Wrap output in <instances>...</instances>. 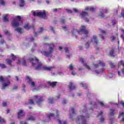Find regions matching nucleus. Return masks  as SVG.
<instances>
[{"mask_svg":"<svg viewBox=\"0 0 124 124\" xmlns=\"http://www.w3.org/2000/svg\"><path fill=\"white\" fill-rule=\"evenodd\" d=\"M30 62L31 63L32 66L34 67L35 70H46V71H51L52 69L55 68L54 66L47 67L43 66L42 63L39 62V60L37 58L34 57V58H30L28 59Z\"/></svg>","mask_w":124,"mask_h":124,"instance_id":"nucleus-1","label":"nucleus"},{"mask_svg":"<svg viewBox=\"0 0 124 124\" xmlns=\"http://www.w3.org/2000/svg\"><path fill=\"white\" fill-rule=\"evenodd\" d=\"M77 32L80 35H82V34L84 33L85 35L88 36V34H89V30L87 29L85 26H81L79 31H78L77 29H73L72 31V34L73 36H75L76 38H77V36L76 35Z\"/></svg>","mask_w":124,"mask_h":124,"instance_id":"nucleus-2","label":"nucleus"},{"mask_svg":"<svg viewBox=\"0 0 124 124\" xmlns=\"http://www.w3.org/2000/svg\"><path fill=\"white\" fill-rule=\"evenodd\" d=\"M33 15L35 17H41L43 19H46L47 18V14L45 10L43 12H39L38 10L35 11L33 12Z\"/></svg>","mask_w":124,"mask_h":124,"instance_id":"nucleus-3","label":"nucleus"},{"mask_svg":"<svg viewBox=\"0 0 124 124\" xmlns=\"http://www.w3.org/2000/svg\"><path fill=\"white\" fill-rule=\"evenodd\" d=\"M15 19L12 21V26L13 28H18L20 26V22H21L22 17L20 16H16Z\"/></svg>","mask_w":124,"mask_h":124,"instance_id":"nucleus-4","label":"nucleus"},{"mask_svg":"<svg viewBox=\"0 0 124 124\" xmlns=\"http://www.w3.org/2000/svg\"><path fill=\"white\" fill-rule=\"evenodd\" d=\"M49 47V51H44L43 52V55H44L46 57H49V56H51L52 55V53L54 52V48H55V45L54 44H48Z\"/></svg>","mask_w":124,"mask_h":124,"instance_id":"nucleus-5","label":"nucleus"},{"mask_svg":"<svg viewBox=\"0 0 124 124\" xmlns=\"http://www.w3.org/2000/svg\"><path fill=\"white\" fill-rule=\"evenodd\" d=\"M80 16L81 18H83V19H84V20H85L87 23H89V19L86 17L89 16V14L87 12H84V11L82 12L80 14Z\"/></svg>","mask_w":124,"mask_h":124,"instance_id":"nucleus-6","label":"nucleus"},{"mask_svg":"<svg viewBox=\"0 0 124 124\" xmlns=\"http://www.w3.org/2000/svg\"><path fill=\"white\" fill-rule=\"evenodd\" d=\"M26 78L28 80L27 83H28L29 85H30L32 87H35V83L34 81H32V80L30 77L27 76L26 77Z\"/></svg>","mask_w":124,"mask_h":124,"instance_id":"nucleus-7","label":"nucleus"},{"mask_svg":"<svg viewBox=\"0 0 124 124\" xmlns=\"http://www.w3.org/2000/svg\"><path fill=\"white\" fill-rule=\"evenodd\" d=\"M91 42H93V43H94L96 44V45H98L99 44V42H98V39L95 35H93V39H91Z\"/></svg>","mask_w":124,"mask_h":124,"instance_id":"nucleus-8","label":"nucleus"},{"mask_svg":"<svg viewBox=\"0 0 124 124\" xmlns=\"http://www.w3.org/2000/svg\"><path fill=\"white\" fill-rule=\"evenodd\" d=\"M98 62V64H94L93 63V65L94 66V67H95L96 68L98 67V66H99V65L100 66H105V63H104V62L101 61L100 60L97 61Z\"/></svg>","mask_w":124,"mask_h":124,"instance_id":"nucleus-9","label":"nucleus"},{"mask_svg":"<svg viewBox=\"0 0 124 124\" xmlns=\"http://www.w3.org/2000/svg\"><path fill=\"white\" fill-rule=\"evenodd\" d=\"M79 61L81 62L83 64L84 66H85L87 69H88V70H91V67L89 66L87 63H84L85 61H84V59L82 58H79Z\"/></svg>","mask_w":124,"mask_h":124,"instance_id":"nucleus-10","label":"nucleus"},{"mask_svg":"<svg viewBox=\"0 0 124 124\" xmlns=\"http://www.w3.org/2000/svg\"><path fill=\"white\" fill-rule=\"evenodd\" d=\"M25 112L22 109L19 110V111L17 113V118L18 119H20V118H22V117H24Z\"/></svg>","mask_w":124,"mask_h":124,"instance_id":"nucleus-11","label":"nucleus"},{"mask_svg":"<svg viewBox=\"0 0 124 124\" xmlns=\"http://www.w3.org/2000/svg\"><path fill=\"white\" fill-rule=\"evenodd\" d=\"M47 84L48 85L50 86V87H51L52 88H54L57 86V84H58V82L57 81H53V82H50L48 81Z\"/></svg>","mask_w":124,"mask_h":124,"instance_id":"nucleus-12","label":"nucleus"},{"mask_svg":"<svg viewBox=\"0 0 124 124\" xmlns=\"http://www.w3.org/2000/svg\"><path fill=\"white\" fill-rule=\"evenodd\" d=\"M26 30H30V29H32L33 31H34V26L33 25L29 26V23H26L24 27Z\"/></svg>","mask_w":124,"mask_h":124,"instance_id":"nucleus-13","label":"nucleus"},{"mask_svg":"<svg viewBox=\"0 0 124 124\" xmlns=\"http://www.w3.org/2000/svg\"><path fill=\"white\" fill-rule=\"evenodd\" d=\"M9 85H10V81H9V80H7L6 82H3L2 84V90L5 89V88H6V87H7L8 86H9Z\"/></svg>","mask_w":124,"mask_h":124,"instance_id":"nucleus-14","label":"nucleus"},{"mask_svg":"<svg viewBox=\"0 0 124 124\" xmlns=\"http://www.w3.org/2000/svg\"><path fill=\"white\" fill-rule=\"evenodd\" d=\"M109 55L111 57H113V58H115V48H112L109 52Z\"/></svg>","mask_w":124,"mask_h":124,"instance_id":"nucleus-15","label":"nucleus"},{"mask_svg":"<svg viewBox=\"0 0 124 124\" xmlns=\"http://www.w3.org/2000/svg\"><path fill=\"white\" fill-rule=\"evenodd\" d=\"M68 88L70 90H75V89H76V87L73 85V83L72 82H70Z\"/></svg>","mask_w":124,"mask_h":124,"instance_id":"nucleus-16","label":"nucleus"},{"mask_svg":"<svg viewBox=\"0 0 124 124\" xmlns=\"http://www.w3.org/2000/svg\"><path fill=\"white\" fill-rule=\"evenodd\" d=\"M44 101V99H43V97H40L38 98V100L36 101L37 104H38V105H40L42 102Z\"/></svg>","mask_w":124,"mask_h":124,"instance_id":"nucleus-17","label":"nucleus"},{"mask_svg":"<svg viewBox=\"0 0 124 124\" xmlns=\"http://www.w3.org/2000/svg\"><path fill=\"white\" fill-rule=\"evenodd\" d=\"M29 115H27V120L28 121H32V122L35 121V117L32 115H31L30 117H29Z\"/></svg>","mask_w":124,"mask_h":124,"instance_id":"nucleus-18","label":"nucleus"},{"mask_svg":"<svg viewBox=\"0 0 124 124\" xmlns=\"http://www.w3.org/2000/svg\"><path fill=\"white\" fill-rule=\"evenodd\" d=\"M26 3H25V0H19V6L20 7H24Z\"/></svg>","mask_w":124,"mask_h":124,"instance_id":"nucleus-19","label":"nucleus"},{"mask_svg":"<svg viewBox=\"0 0 124 124\" xmlns=\"http://www.w3.org/2000/svg\"><path fill=\"white\" fill-rule=\"evenodd\" d=\"M85 10L86 11H88V10H90V11H95V8L93 7H87L85 8Z\"/></svg>","mask_w":124,"mask_h":124,"instance_id":"nucleus-20","label":"nucleus"},{"mask_svg":"<svg viewBox=\"0 0 124 124\" xmlns=\"http://www.w3.org/2000/svg\"><path fill=\"white\" fill-rule=\"evenodd\" d=\"M6 62H7V63L9 64V65L12 66V60H11V59H6Z\"/></svg>","mask_w":124,"mask_h":124,"instance_id":"nucleus-21","label":"nucleus"},{"mask_svg":"<svg viewBox=\"0 0 124 124\" xmlns=\"http://www.w3.org/2000/svg\"><path fill=\"white\" fill-rule=\"evenodd\" d=\"M3 22H9L8 20V16L7 15H5L3 17Z\"/></svg>","mask_w":124,"mask_h":124,"instance_id":"nucleus-22","label":"nucleus"},{"mask_svg":"<svg viewBox=\"0 0 124 124\" xmlns=\"http://www.w3.org/2000/svg\"><path fill=\"white\" fill-rule=\"evenodd\" d=\"M109 116H114L115 115V109L110 108V112H109Z\"/></svg>","mask_w":124,"mask_h":124,"instance_id":"nucleus-23","label":"nucleus"},{"mask_svg":"<svg viewBox=\"0 0 124 124\" xmlns=\"http://www.w3.org/2000/svg\"><path fill=\"white\" fill-rule=\"evenodd\" d=\"M121 65H123L124 67V61H120L118 62V67H120Z\"/></svg>","mask_w":124,"mask_h":124,"instance_id":"nucleus-24","label":"nucleus"},{"mask_svg":"<svg viewBox=\"0 0 124 124\" xmlns=\"http://www.w3.org/2000/svg\"><path fill=\"white\" fill-rule=\"evenodd\" d=\"M17 28H16L15 29V31H17L18 32H19V33H22V32H23V30H22V29H21L20 28H19V27H16Z\"/></svg>","mask_w":124,"mask_h":124,"instance_id":"nucleus-25","label":"nucleus"},{"mask_svg":"<svg viewBox=\"0 0 124 124\" xmlns=\"http://www.w3.org/2000/svg\"><path fill=\"white\" fill-rule=\"evenodd\" d=\"M60 22L62 25L65 24V18H64V16H62V18H61Z\"/></svg>","mask_w":124,"mask_h":124,"instance_id":"nucleus-26","label":"nucleus"},{"mask_svg":"<svg viewBox=\"0 0 124 124\" xmlns=\"http://www.w3.org/2000/svg\"><path fill=\"white\" fill-rule=\"evenodd\" d=\"M21 64H22V65H24V66H27V62H26L25 59H22V62H21Z\"/></svg>","mask_w":124,"mask_h":124,"instance_id":"nucleus-27","label":"nucleus"},{"mask_svg":"<svg viewBox=\"0 0 124 124\" xmlns=\"http://www.w3.org/2000/svg\"><path fill=\"white\" fill-rule=\"evenodd\" d=\"M11 56H12V61H13L14 62H15V60H16V56L14 55L13 53L11 54Z\"/></svg>","mask_w":124,"mask_h":124,"instance_id":"nucleus-28","label":"nucleus"},{"mask_svg":"<svg viewBox=\"0 0 124 124\" xmlns=\"http://www.w3.org/2000/svg\"><path fill=\"white\" fill-rule=\"evenodd\" d=\"M55 116V114L54 113H50L49 115L47 116L48 119L50 120L51 119V117H53Z\"/></svg>","mask_w":124,"mask_h":124,"instance_id":"nucleus-29","label":"nucleus"},{"mask_svg":"<svg viewBox=\"0 0 124 124\" xmlns=\"http://www.w3.org/2000/svg\"><path fill=\"white\" fill-rule=\"evenodd\" d=\"M0 123L1 124H5V120L3 118H1V116H0Z\"/></svg>","mask_w":124,"mask_h":124,"instance_id":"nucleus-30","label":"nucleus"},{"mask_svg":"<svg viewBox=\"0 0 124 124\" xmlns=\"http://www.w3.org/2000/svg\"><path fill=\"white\" fill-rule=\"evenodd\" d=\"M0 67H1V68L3 69L4 68H6V65H5V64H4L0 63Z\"/></svg>","mask_w":124,"mask_h":124,"instance_id":"nucleus-31","label":"nucleus"},{"mask_svg":"<svg viewBox=\"0 0 124 124\" xmlns=\"http://www.w3.org/2000/svg\"><path fill=\"white\" fill-rule=\"evenodd\" d=\"M80 85L84 88V89H87V84L84 83V82H82L80 83Z\"/></svg>","mask_w":124,"mask_h":124,"instance_id":"nucleus-32","label":"nucleus"},{"mask_svg":"<svg viewBox=\"0 0 124 124\" xmlns=\"http://www.w3.org/2000/svg\"><path fill=\"white\" fill-rule=\"evenodd\" d=\"M5 81V78L2 76H0V82H4Z\"/></svg>","mask_w":124,"mask_h":124,"instance_id":"nucleus-33","label":"nucleus"},{"mask_svg":"<svg viewBox=\"0 0 124 124\" xmlns=\"http://www.w3.org/2000/svg\"><path fill=\"white\" fill-rule=\"evenodd\" d=\"M0 4L1 5H5V2H4V0H0Z\"/></svg>","mask_w":124,"mask_h":124,"instance_id":"nucleus-34","label":"nucleus"},{"mask_svg":"<svg viewBox=\"0 0 124 124\" xmlns=\"http://www.w3.org/2000/svg\"><path fill=\"white\" fill-rule=\"evenodd\" d=\"M99 31H100V32H101V33H102V34L105 35L106 34V31H104V30H102L100 29H99Z\"/></svg>","mask_w":124,"mask_h":124,"instance_id":"nucleus-35","label":"nucleus"},{"mask_svg":"<svg viewBox=\"0 0 124 124\" xmlns=\"http://www.w3.org/2000/svg\"><path fill=\"white\" fill-rule=\"evenodd\" d=\"M109 64H110V67H111V68H115L116 65H115L113 63L110 62V63H109Z\"/></svg>","mask_w":124,"mask_h":124,"instance_id":"nucleus-36","label":"nucleus"},{"mask_svg":"<svg viewBox=\"0 0 124 124\" xmlns=\"http://www.w3.org/2000/svg\"><path fill=\"white\" fill-rule=\"evenodd\" d=\"M121 117H124V112H120L118 118H121Z\"/></svg>","mask_w":124,"mask_h":124,"instance_id":"nucleus-37","label":"nucleus"},{"mask_svg":"<svg viewBox=\"0 0 124 124\" xmlns=\"http://www.w3.org/2000/svg\"><path fill=\"white\" fill-rule=\"evenodd\" d=\"M60 9H61V8H58V9L55 8V9H52V12H57L58 10H60Z\"/></svg>","mask_w":124,"mask_h":124,"instance_id":"nucleus-38","label":"nucleus"},{"mask_svg":"<svg viewBox=\"0 0 124 124\" xmlns=\"http://www.w3.org/2000/svg\"><path fill=\"white\" fill-rule=\"evenodd\" d=\"M99 16L101 17V18H104L105 17L104 14H103V13L102 12H100Z\"/></svg>","mask_w":124,"mask_h":124,"instance_id":"nucleus-39","label":"nucleus"},{"mask_svg":"<svg viewBox=\"0 0 124 124\" xmlns=\"http://www.w3.org/2000/svg\"><path fill=\"white\" fill-rule=\"evenodd\" d=\"M56 118H60V114H59V110H56Z\"/></svg>","mask_w":124,"mask_h":124,"instance_id":"nucleus-40","label":"nucleus"},{"mask_svg":"<svg viewBox=\"0 0 124 124\" xmlns=\"http://www.w3.org/2000/svg\"><path fill=\"white\" fill-rule=\"evenodd\" d=\"M111 41H114L116 39V37L115 36H112L110 37Z\"/></svg>","mask_w":124,"mask_h":124,"instance_id":"nucleus-41","label":"nucleus"},{"mask_svg":"<svg viewBox=\"0 0 124 124\" xmlns=\"http://www.w3.org/2000/svg\"><path fill=\"white\" fill-rule=\"evenodd\" d=\"M5 43V41L3 39H1L0 41V44H3Z\"/></svg>","mask_w":124,"mask_h":124,"instance_id":"nucleus-42","label":"nucleus"},{"mask_svg":"<svg viewBox=\"0 0 124 124\" xmlns=\"http://www.w3.org/2000/svg\"><path fill=\"white\" fill-rule=\"evenodd\" d=\"M69 69L70 70H73V66L72 65V64H70L69 65Z\"/></svg>","mask_w":124,"mask_h":124,"instance_id":"nucleus-43","label":"nucleus"},{"mask_svg":"<svg viewBox=\"0 0 124 124\" xmlns=\"http://www.w3.org/2000/svg\"><path fill=\"white\" fill-rule=\"evenodd\" d=\"M85 46L86 48H89L90 47V43H89V42H87L86 44H85Z\"/></svg>","mask_w":124,"mask_h":124,"instance_id":"nucleus-44","label":"nucleus"},{"mask_svg":"<svg viewBox=\"0 0 124 124\" xmlns=\"http://www.w3.org/2000/svg\"><path fill=\"white\" fill-rule=\"evenodd\" d=\"M29 104L31 105L34 104V102H33V101L32 99H31L29 101Z\"/></svg>","mask_w":124,"mask_h":124,"instance_id":"nucleus-45","label":"nucleus"},{"mask_svg":"<svg viewBox=\"0 0 124 124\" xmlns=\"http://www.w3.org/2000/svg\"><path fill=\"white\" fill-rule=\"evenodd\" d=\"M4 32L5 34H10V33L7 30L4 31Z\"/></svg>","mask_w":124,"mask_h":124,"instance_id":"nucleus-46","label":"nucleus"},{"mask_svg":"<svg viewBox=\"0 0 124 124\" xmlns=\"http://www.w3.org/2000/svg\"><path fill=\"white\" fill-rule=\"evenodd\" d=\"M104 118H103V116H101V118H100V122L101 123H103V122H104Z\"/></svg>","mask_w":124,"mask_h":124,"instance_id":"nucleus-47","label":"nucleus"},{"mask_svg":"<svg viewBox=\"0 0 124 124\" xmlns=\"http://www.w3.org/2000/svg\"><path fill=\"white\" fill-rule=\"evenodd\" d=\"M99 36H100L101 38L102 39V40H104L105 38H104V36H103L102 35V34H99Z\"/></svg>","mask_w":124,"mask_h":124,"instance_id":"nucleus-48","label":"nucleus"},{"mask_svg":"<svg viewBox=\"0 0 124 124\" xmlns=\"http://www.w3.org/2000/svg\"><path fill=\"white\" fill-rule=\"evenodd\" d=\"M71 111L72 114H75V111L74 108H71Z\"/></svg>","mask_w":124,"mask_h":124,"instance_id":"nucleus-49","label":"nucleus"},{"mask_svg":"<svg viewBox=\"0 0 124 124\" xmlns=\"http://www.w3.org/2000/svg\"><path fill=\"white\" fill-rule=\"evenodd\" d=\"M99 103L100 106H101L102 107H103V106H104V104L103 103V102H99Z\"/></svg>","mask_w":124,"mask_h":124,"instance_id":"nucleus-50","label":"nucleus"},{"mask_svg":"<svg viewBox=\"0 0 124 124\" xmlns=\"http://www.w3.org/2000/svg\"><path fill=\"white\" fill-rule=\"evenodd\" d=\"M2 105L3 106H4V107H6V106H7V104L6 103V102H3Z\"/></svg>","mask_w":124,"mask_h":124,"instance_id":"nucleus-51","label":"nucleus"},{"mask_svg":"<svg viewBox=\"0 0 124 124\" xmlns=\"http://www.w3.org/2000/svg\"><path fill=\"white\" fill-rule=\"evenodd\" d=\"M37 98H38V96H37V95H35L34 96V98H33V100H36V99H37Z\"/></svg>","mask_w":124,"mask_h":124,"instance_id":"nucleus-52","label":"nucleus"},{"mask_svg":"<svg viewBox=\"0 0 124 124\" xmlns=\"http://www.w3.org/2000/svg\"><path fill=\"white\" fill-rule=\"evenodd\" d=\"M20 124H28L27 122H24V121H20Z\"/></svg>","mask_w":124,"mask_h":124,"instance_id":"nucleus-53","label":"nucleus"},{"mask_svg":"<svg viewBox=\"0 0 124 124\" xmlns=\"http://www.w3.org/2000/svg\"><path fill=\"white\" fill-rule=\"evenodd\" d=\"M17 89H18V86H15L13 87V90H17Z\"/></svg>","mask_w":124,"mask_h":124,"instance_id":"nucleus-54","label":"nucleus"},{"mask_svg":"<svg viewBox=\"0 0 124 124\" xmlns=\"http://www.w3.org/2000/svg\"><path fill=\"white\" fill-rule=\"evenodd\" d=\"M65 53H67L68 52V47H65L64 48Z\"/></svg>","mask_w":124,"mask_h":124,"instance_id":"nucleus-55","label":"nucleus"},{"mask_svg":"<svg viewBox=\"0 0 124 124\" xmlns=\"http://www.w3.org/2000/svg\"><path fill=\"white\" fill-rule=\"evenodd\" d=\"M49 100L50 103H53V101H54V99L53 98L49 99Z\"/></svg>","mask_w":124,"mask_h":124,"instance_id":"nucleus-56","label":"nucleus"},{"mask_svg":"<svg viewBox=\"0 0 124 124\" xmlns=\"http://www.w3.org/2000/svg\"><path fill=\"white\" fill-rule=\"evenodd\" d=\"M103 12L104 13H107V12H108V9H105L103 11Z\"/></svg>","mask_w":124,"mask_h":124,"instance_id":"nucleus-57","label":"nucleus"},{"mask_svg":"<svg viewBox=\"0 0 124 124\" xmlns=\"http://www.w3.org/2000/svg\"><path fill=\"white\" fill-rule=\"evenodd\" d=\"M120 104H121L123 106V107H124V102L122 101L121 102H120Z\"/></svg>","mask_w":124,"mask_h":124,"instance_id":"nucleus-58","label":"nucleus"},{"mask_svg":"<svg viewBox=\"0 0 124 124\" xmlns=\"http://www.w3.org/2000/svg\"><path fill=\"white\" fill-rule=\"evenodd\" d=\"M73 10L74 12H76V13H77V12H78V10H77V9L76 8H74Z\"/></svg>","mask_w":124,"mask_h":124,"instance_id":"nucleus-59","label":"nucleus"},{"mask_svg":"<svg viewBox=\"0 0 124 124\" xmlns=\"http://www.w3.org/2000/svg\"><path fill=\"white\" fill-rule=\"evenodd\" d=\"M50 30H51V31H53V32L55 33V30H54V28H53V27L50 26Z\"/></svg>","mask_w":124,"mask_h":124,"instance_id":"nucleus-60","label":"nucleus"},{"mask_svg":"<svg viewBox=\"0 0 124 124\" xmlns=\"http://www.w3.org/2000/svg\"><path fill=\"white\" fill-rule=\"evenodd\" d=\"M117 24V22L115 20H112V25H116Z\"/></svg>","mask_w":124,"mask_h":124,"instance_id":"nucleus-61","label":"nucleus"},{"mask_svg":"<svg viewBox=\"0 0 124 124\" xmlns=\"http://www.w3.org/2000/svg\"><path fill=\"white\" fill-rule=\"evenodd\" d=\"M121 38H122L123 41H124V34L121 35Z\"/></svg>","mask_w":124,"mask_h":124,"instance_id":"nucleus-62","label":"nucleus"},{"mask_svg":"<svg viewBox=\"0 0 124 124\" xmlns=\"http://www.w3.org/2000/svg\"><path fill=\"white\" fill-rule=\"evenodd\" d=\"M17 64H21V60H18L17 61Z\"/></svg>","mask_w":124,"mask_h":124,"instance_id":"nucleus-63","label":"nucleus"},{"mask_svg":"<svg viewBox=\"0 0 124 124\" xmlns=\"http://www.w3.org/2000/svg\"><path fill=\"white\" fill-rule=\"evenodd\" d=\"M62 28L63 30H65V31H67V29H66V26H63Z\"/></svg>","mask_w":124,"mask_h":124,"instance_id":"nucleus-64","label":"nucleus"}]
</instances>
